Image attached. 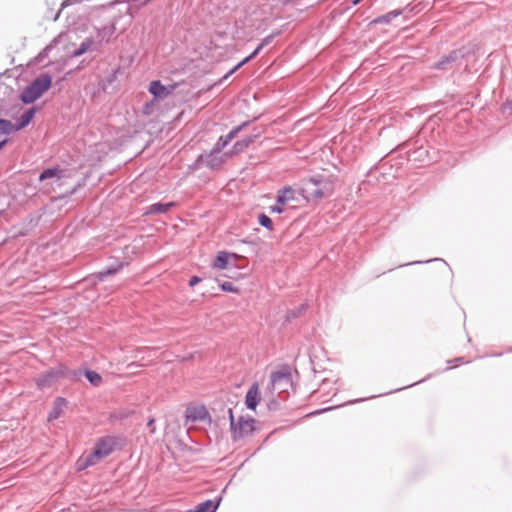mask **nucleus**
I'll list each match as a JSON object with an SVG mask.
<instances>
[{
    "label": "nucleus",
    "mask_w": 512,
    "mask_h": 512,
    "mask_svg": "<svg viewBox=\"0 0 512 512\" xmlns=\"http://www.w3.org/2000/svg\"><path fill=\"white\" fill-rule=\"evenodd\" d=\"M334 183L335 178L333 176L315 174L303 179L302 185L297 192L307 201H318L332 196Z\"/></svg>",
    "instance_id": "1"
},
{
    "label": "nucleus",
    "mask_w": 512,
    "mask_h": 512,
    "mask_svg": "<svg viewBox=\"0 0 512 512\" xmlns=\"http://www.w3.org/2000/svg\"><path fill=\"white\" fill-rule=\"evenodd\" d=\"M51 85L52 76L49 73H42L23 89L19 98L24 104H31L41 98Z\"/></svg>",
    "instance_id": "2"
},
{
    "label": "nucleus",
    "mask_w": 512,
    "mask_h": 512,
    "mask_svg": "<svg viewBox=\"0 0 512 512\" xmlns=\"http://www.w3.org/2000/svg\"><path fill=\"white\" fill-rule=\"evenodd\" d=\"M227 413L230 420V430L232 434L233 440L237 441L242 438H245L251 435L254 431V423L255 419L253 418H244L240 416L237 421H235L232 408H227Z\"/></svg>",
    "instance_id": "3"
},
{
    "label": "nucleus",
    "mask_w": 512,
    "mask_h": 512,
    "mask_svg": "<svg viewBox=\"0 0 512 512\" xmlns=\"http://www.w3.org/2000/svg\"><path fill=\"white\" fill-rule=\"evenodd\" d=\"M219 153L220 152H214L213 148L210 153L200 154L191 168L198 170L205 166L211 170L219 169L223 164V157L219 156Z\"/></svg>",
    "instance_id": "4"
},
{
    "label": "nucleus",
    "mask_w": 512,
    "mask_h": 512,
    "mask_svg": "<svg viewBox=\"0 0 512 512\" xmlns=\"http://www.w3.org/2000/svg\"><path fill=\"white\" fill-rule=\"evenodd\" d=\"M271 384L274 389L279 392L287 391L289 386H292L291 370L289 366H283L281 369L271 374Z\"/></svg>",
    "instance_id": "5"
},
{
    "label": "nucleus",
    "mask_w": 512,
    "mask_h": 512,
    "mask_svg": "<svg viewBox=\"0 0 512 512\" xmlns=\"http://www.w3.org/2000/svg\"><path fill=\"white\" fill-rule=\"evenodd\" d=\"M61 373L62 372L59 365L39 374L36 378V384L38 388L44 389L52 387L56 382H58L59 379H61Z\"/></svg>",
    "instance_id": "6"
},
{
    "label": "nucleus",
    "mask_w": 512,
    "mask_h": 512,
    "mask_svg": "<svg viewBox=\"0 0 512 512\" xmlns=\"http://www.w3.org/2000/svg\"><path fill=\"white\" fill-rule=\"evenodd\" d=\"M249 125V122H243L242 124L234 127L227 135L221 136L214 146V152H221L245 127Z\"/></svg>",
    "instance_id": "7"
},
{
    "label": "nucleus",
    "mask_w": 512,
    "mask_h": 512,
    "mask_svg": "<svg viewBox=\"0 0 512 512\" xmlns=\"http://www.w3.org/2000/svg\"><path fill=\"white\" fill-rule=\"evenodd\" d=\"M123 267V262L116 261L98 273L91 275L88 280L93 284H95L96 281H104L107 277L117 274Z\"/></svg>",
    "instance_id": "8"
},
{
    "label": "nucleus",
    "mask_w": 512,
    "mask_h": 512,
    "mask_svg": "<svg viewBox=\"0 0 512 512\" xmlns=\"http://www.w3.org/2000/svg\"><path fill=\"white\" fill-rule=\"evenodd\" d=\"M36 111V107H31L25 110L23 114L16 120L15 123L12 122V133L18 132L27 127L34 119Z\"/></svg>",
    "instance_id": "9"
},
{
    "label": "nucleus",
    "mask_w": 512,
    "mask_h": 512,
    "mask_svg": "<svg viewBox=\"0 0 512 512\" xmlns=\"http://www.w3.org/2000/svg\"><path fill=\"white\" fill-rule=\"evenodd\" d=\"M174 89V86H165L160 80H153L149 84L148 91L156 99H165Z\"/></svg>",
    "instance_id": "10"
},
{
    "label": "nucleus",
    "mask_w": 512,
    "mask_h": 512,
    "mask_svg": "<svg viewBox=\"0 0 512 512\" xmlns=\"http://www.w3.org/2000/svg\"><path fill=\"white\" fill-rule=\"evenodd\" d=\"M95 456L105 458L114 450V441L111 438H101L97 441L95 447Z\"/></svg>",
    "instance_id": "11"
},
{
    "label": "nucleus",
    "mask_w": 512,
    "mask_h": 512,
    "mask_svg": "<svg viewBox=\"0 0 512 512\" xmlns=\"http://www.w3.org/2000/svg\"><path fill=\"white\" fill-rule=\"evenodd\" d=\"M232 259L238 260L240 259V256L235 253L220 251L215 257L213 266L218 269H227L230 267V260Z\"/></svg>",
    "instance_id": "12"
},
{
    "label": "nucleus",
    "mask_w": 512,
    "mask_h": 512,
    "mask_svg": "<svg viewBox=\"0 0 512 512\" xmlns=\"http://www.w3.org/2000/svg\"><path fill=\"white\" fill-rule=\"evenodd\" d=\"M260 402V393L258 383H253L248 389L245 396V405L250 410H255Z\"/></svg>",
    "instance_id": "13"
},
{
    "label": "nucleus",
    "mask_w": 512,
    "mask_h": 512,
    "mask_svg": "<svg viewBox=\"0 0 512 512\" xmlns=\"http://www.w3.org/2000/svg\"><path fill=\"white\" fill-rule=\"evenodd\" d=\"M463 57L460 51L454 50L448 55L442 56L441 59L434 65L438 70L449 69L450 64L460 60Z\"/></svg>",
    "instance_id": "14"
},
{
    "label": "nucleus",
    "mask_w": 512,
    "mask_h": 512,
    "mask_svg": "<svg viewBox=\"0 0 512 512\" xmlns=\"http://www.w3.org/2000/svg\"><path fill=\"white\" fill-rule=\"evenodd\" d=\"M209 417V412L204 406L187 408L186 419L187 421L197 422L203 421Z\"/></svg>",
    "instance_id": "15"
},
{
    "label": "nucleus",
    "mask_w": 512,
    "mask_h": 512,
    "mask_svg": "<svg viewBox=\"0 0 512 512\" xmlns=\"http://www.w3.org/2000/svg\"><path fill=\"white\" fill-rule=\"evenodd\" d=\"M222 501V496L216 497L214 500H206L195 507L194 511L189 512H216Z\"/></svg>",
    "instance_id": "16"
},
{
    "label": "nucleus",
    "mask_w": 512,
    "mask_h": 512,
    "mask_svg": "<svg viewBox=\"0 0 512 512\" xmlns=\"http://www.w3.org/2000/svg\"><path fill=\"white\" fill-rule=\"evenodd\" d=\"M260 136V132L248 135L244 137L243 139L237 141L232 149V153L237 154L243 152L246 148H248L256 138Z\"/></svg>",
    "instance_id": "17"
},
{
    "label": "nucleus",
    "mask_w": 512,
    "mask_h": 512,
    "mask_svg": "<svg viewBox=\"0 0 512 512\" xmlns=\"http://www.w3.org/2000/svg\"><path fill=\"white\" fill-rule=\"evenodd\" d=\"M68 404L67 400L63 397H57L54 401L53 408L50 411L48 415V421H54L58 419L62 412L64 407H66Z\"/></svg>",
    "instance_id": "18"
},
{
    "label": "nucleus",
    "mask_w": 512,
    "mask_h": 512,
    "mask_svg": "<svg viewBox=\"0 0 512 512\" xmlns=\"http://www.w3.org/2000/svg\"><path fill=\"white\" fill-rule=\"evenodd\" d=\"M61 379H68L70 381H79L83 376L84 369H69L65 365L60 364Z\"/></svg>",
    "instance_id": "19"
},
{
    "label": "nucleus",
    "mask_w": 512,
    "mask_h": 512,
    "mask_svg": "<svg viewBox=\"0 0 512 512\" xmlns=\"http://www.w3.org/2000/svg\"><path fill=\"white\" fill-rule=\"evenodd\" d=\"M295 193H296V190H294L292 187L285 186L283 189L278 191V194L276 197V202L279 204H285L286 202H288L290 200H294Z\"/></svg>",
    "instance_id": "20"
},
{
    "label": "nucleus",
    "mask_w": 512,
    "mask_h": 512,
    "mask_svg": "<svg viewBox=\"0 0 512 512\" xmlns=\"http://www.w3.org/2000/svg\"><path fill=\"white\" fill-rule=\"evenodd\" d=\"M63 170L59 167H49L44 169L39 175V181L43 182L48 179H60L62 176Z\"/></svg>",
    "instance_id": "21"
},
{
    "label": "nucleus",
    "mask_w": 512,
    "mask_h": 512,
    "mask_svg": "<svg viewBox=\"0 0 512 512\" xmlns=\"http://www.w3.org/2000/svg\"><path fill=\"white\" fill-rule=\"evenodd\" d=\"M307 308L308 305L303 303L293 309L288 310L285 316V321L291 322L293 319L299 318L306 312Z\"/></svg>",
    "instance_id": "22"
},
{
    "label": "nucleus",
    "mask_w": 512,
    "mask_h": 512,
    "mask_svg": "<svg viewBox=\"0 0 512 512\" xmlns=\"http://www.w3.org/2000/svg\"><path fill=\"white\" fill-rule=\"evenodd\" d=\"M175 204L173 202H157L149 207L150 214H161L168 212Z\"/></svg>",
    "instance_id": "23"
},
{
    "label": "nucleus",
    "mask_w": 512,
    "mask_h": 512,
    "mask_svg": "<svg viewBox=\"0 0 512 512\" xmlns=\"http://www.w3.org/2000/svg\"><path fill=\"white\" fill-rule=\"evenodd\" d=\"M83 376H85L89 383L95 387L102 383V376L94 370L84 369Z\"/></svg>",
    "instance_id": "24"
},
{
    "label": "nucleus",
    "mask_w": 512,
    "mask_h": 512,
    "mask_svg": "<svg viewBox=\"0 0 512 512\" xmlns=\"http://www.w3.org/2000/svg\"><path fill=\"white\" fill-rule=\"evenodd\" d=\"M93 42H94L93 38H91V37L86 38L80 44V46L71 53V57H73V58L80 57L81 55L86 53L89 50V48L92 46Z\"/></svg>",
    "instance_id": "25"
},
{
    "label": "nucleus",
    "mask_w": 512,
    "mask_h": 512,
    "mask_svg": "<svg viewBox=\"0 0 512 512\" xmlns=\"http://www.w3.org/2000/svg\"><path fill=\"white\" fill-rule=\"evenodd\" d=\"M400 10L391 11L385 15L379 16L374 20V23H389L392 19L400 15Z\"/></svg>",
    "instance_id": "26"
},
{
    "label": "nucleus",
    "mask_w": 512,
    "mask_h": 512,
    "mask_svg": "<svg viewBox=\"0 0 512 512\" xmlns=\"http://www.w3.org/2000/svg\"><path fill=\"white\" fill-rule=\"evenodd\" d=\"M258 223L265 227L266 229L272 231L273 230V221L272 219L265 213H260L258 215Z\"/></svg>",
    "instance_id": "27"
},
{
    "label": "nucleus",
    "mask_w": 512,
    "mask_h": 512,
    "mask_svg": "<svg viewBox=\"0 0 512 512\" xmlns=\"http://www.w3.org/2000/svg\"><path fill=\"white\" fill-rule=\"evenodd\" d=\"M12 121L0 118V136L12 134Z\"/></svg>",
    "instance_id": "28"
},
{
    "label": "nucleus",
    "mask_w": 512,
    "mask_h": 512,
    "mask_svg": "<svg viewBox=\"0 0 512 512\" xmlns=\"http://www.w3.org/2000/svg\"><path fill=\"white\" fill-rule=\"evenodd\" d=\"M250 58L247 56L243 60H241L237 65H235L231 70H229L221 79V82L228 79L232 74H234L240 67L250 62Z\"/></svg>",
    "instance_id": "29"
},
{
    "label": "nucleus",
    "mask_w": 512,
    "mask_h": 512,
    "mask_svg": "<svg viewBox=\"0 0 512 512\" xmlns=\"http://www.w3.org/2000/svg\"><path fill=\"white\" fill-rule=\"evenodd\" d=\"M219 287L224 292H231V293H238L239 290L236 288L232 282L229 281H223L222 283H219Z\"/></svg>",
    "instance_id": "30"
},
{
    "label": "nucleus",
    "mask_w": 512,
    "mask_h": 512,
    "mask_svg": "<svg viewBox=\"0 0 512 512\" xmlns=\"http://www.w3.org/2000/svg\"><path fill=\"white\" fill-rule=\"evenodd\" d=\"M84 459L86 460V465L93 466L102 458L95 456V450H93V452L88 454Z\"/></svg>",
    "instance_id": "31"
},
{
    "label": "nucleus",
    "mask_w": 512,
    "mask_h": 512,
    "mask_svg": "<svg viewBox=\"0 0 512 512\" xmlns=\"http://www.w3.org/2000/svg\"><path fill=\"white\" fill-rule=\"evenodd\" d=\"M282 205L283 204H279V203H277L275 205H272V206H270V211L272 213H279L280 214V213H282L284 211Z\"/></svg>",
    "instance_id": "32"
},
{
    "label": "nucleus",
    "mask_w": 512,
    "mask_h": 512,
    "mask_svg": "<svg viewBox=\"0 0 512 512\" xmlns=\"http://www.w3.org/2000/svg\"><path fill=\"white\" fill-rule=\"evenodd\" d=\"M432 261H443L445 263V261L441 258H434L432 259ZM428 262H431V260H427V261H412L410 263H407V264H403V266L405 265H415V264H421V263H428ZM399 267H402V265H399Z\"/></svg>",
    "instance_id": "33"
},
{
    "label": "nucleus",
    "mask_w": 512,
    "mask_h": 512,
    "mask_svg": "<svg viewBox=\"0 0 512 512\" xmlns=\"http://www.w3.org/2000/svg\"><path fill=\"white\" fill-rule=\"evenodd\" d=\"M202 281V278L199 276H192L189 280V286L194 287Z\"/></svg>",
    "instance_id": "34"
},
{
    "label": "nucleus",
    "mask_w": 512,
    "mask_h": 512,
    "mask_svg": "<svg viewBox=\"0 0 512 512\" xmlns=\"http://www.w3.org/2000/svg\"><path fill=\"white\" fill-rule=\"evenodd\" d=\"M263 48H264V47H263L261 44H259V45L255 48V50H254L251 54H249V55H248V57L250 58V60H253V59H254V58H255V57L260 53V51H261Z\"/></svg>",
    "instance_id": "35"
},
{
    "label": "nucleus",
    "mask_w": 512,
    "mask_h": 512,
    "mask_svg": "<svg viewBox=\"0 0 512 512\" xmlns=\"http://www.w3.org/2000/svg\"><path fill=\"white\" fill-rule=\"evenodd\" d=\"M263 48H264V47H263L261 44H259V45L255 48V50H254L251 54H249V55H248V57L250 58V60H253V59H254V58H255V57L260 53V51H261Z\"/></svg>",
    "instance_id": "36"
},
{
    "label": "nucleus",
    "mask_w": 512,
    "mask_h": 512,
    "mask_svg": "<svg viewBox=\"0 0 512 512\" xmlns=\"http://www.w3.org/2000/svg\"><path fill=\"white\" fill-rule=\"evenodd\" d=\"M263 48H264V47H263L261 44H259V45L255 48V50H254L251 54H249V55H248V57L250 58V60H253V59H254V58H255V57L260 53V51H261Z\"/></svg>",
    "instance_id": "37"
},
{
    "label": "nucleus",
    "mask_w": 512,
    "mask_h": 512,
    "mask_svg": "<svg viewBox=\"0 0 512 512\" xmlns=\"http://www.w3.org/2000/svg\"><path fill=\"white\" fill-rule=\"evenodd\" d=\"M263 48H264V47H263L261 44H259V45L255 48V50H254L251 54H249V55H248V57L250 58V60H253V59H254V58H255V57L260 53V51H261Z\"/></svg>",
    "instance_id": "38"
},
{
    "label": "nucleus",
    "mask_w": 512,
    "mask_h": 512,
    "mask_svg": "<svg viewBox=\"0 0 512 512\" xmlns=\"http://www.w3.org/2000/svg\"><path fill=\"white\" fill-rule=\"evenodd\" d=\"M274 39V35L271 34V35H268L266 36L262 41H261V45L263 47H265L266 45L270 44L272 42V40Z\"/></svg>",
    "instance_id": "39"
},
{
    "label": "nucleus",
    "mask_w": 512,
    "mask_h": 512,
    "mask_svg": "<svg viewBox=\"0 0 512 512\" xmlns=\"http://www.w3.org/2000/svg\"><path fill=\"white\" fill-rule=\"evenodd\" d=\"M78 470L86 469L87 467H90L89 465H86V460L84 458H81L77 462Z\"/></svg>",
    "instance_id": "40"
},
{
    "label": "nucleus",
    "mask_w": 512,
    "mask_h": 512,
    "mask_svg": "<svg viewBox=\"0 0 512 512\" xmlns=\"http://www.w3.org/2000/svg\"><path fill=\"white\" fill-rule=\"evenodd\" d=\"M429 377H430V375H428L426 378H424V379H422V380H419V381H417V382H415V383H413V384L407 385V386L402 387V388L394 389L392 392H397V391H400V390H402V389H405V388H408V387H412V386H414V385H416V384H419V383H421V382L425 381V380H426V379H428Z\"/></svg>",
    "instance_id": "41"
},
{
    "label": "nucleus",
    "mask_w": 512,
    "mask_h": 512,
    "mask_svg": "<svg viewBox=\"0 0 512 512\" xmlns=\"http://www.w3.org/2000/svg\"><path fill=\"white\" fill-rule=\"evenodd\" d=\"M336 408V406H332V407H328V408H324V409H320V410H317L315 412H312L310 413L309 415H318V414H321V413H324L326 411H330L332 409Z\"/></svg>",
    "instance_id": "42"
},
{
    "label": "nucleus",
    "mask_w": 512,
    "mask_h": 512,
    "mask_svg": "<svg viewBox=\"0 0 512 512\" xmlns=\"http://www.w3.org/2000/svg\"><path fill=\"white\" fill-rule=\"evenodd\" d=\"M154 422H155L154 418H150L147 422V427L150 429L151 433L155 432Z\"/></svg>",
    "instance_id": "43"
},
{
    "label": "nucleus",
    "mask_w": 512,
    "mask_h": 512,
    "mask_svg": "<svg viewBox=\"0 0 512 512\" xmlns=\"http://www.w3.org/2000/svg\"><path fill=\"white\" fill-rule=\"evenodd\" d=\"M9 139H3L0 141V151L8 144Z\"/></svg>",
    "instance_id": "44"
},
{
    "label": "nucleus",
    "mask_w": 512,
    "mask_h": 512,
    "mask_svg": "<svg viewBox=\"0 0 512 512\" xmlns=\"http://www.w3.org/2000/svg\"><path fill=\"white\" fill-rule=\"evenodd\" d=\"M217 405L219 406V411L224 413L225 412V408H226L224 403L223 402H219V403H217Z\"/></svg>",
    "instance_id": "45"
},
{
    "label": "nucleus",
    "mask_w": 512,
    "mask_h": 512,
    "mask_svg": "<svg viewBox=\"0 0 512 512\" xmlns=\"http://www.w3.org/2000/svg\"><path fill=\"white\" fill-rule=\"evenodd\" d=\"M367 398H362V399H357V400H352V401H349L347 404H354V403H358L360 401H364L366 400Z\"/></svg>",
    "instance_id": "46"
},
{
    "label": "nucleus",
    "mask_w": 512,
    "mask_h": 512,
    "mask_svg": "<svg viewBox=\"0 0 512 512\" xmlns=\"http://www.w3.org/2000/svg\"><path fill=\"white\" fill-rule=\"evenodd\" d=\"M230 266L236 267L237 266L236 260H234V259L230 260Z\"/></svg>",
    "instance_id": "47"
},
{
    "label": "nucleus",
    "mask_w": 512,
    "mask_h": 512,
    "mask_svg": "<svg viewBox=\"0 0 512 512\" xmlns=\"http://www.w3.org/2000/svg\"><path fill=\"white\" fill-rule=\"evenodd\" d=\"M50 15H52V12H49V14H46V15H45V18H47V19H50V18H51V19H52V18L54 17V15H53V16H50Z\"/></svg>",
    "instance_id": "48"
},
{
    "label": "nucleus",
    "mask_w": 512,
    "mask_h": 512,
    "mask_svg": "<svg viewBox=\"0 0 512 512\" xmlns=\"http://www.w3.org/2000/svg\"><path fill=\"white\" fill-rule=\"evenodd\" d=\"M455 361L457 362H462L463 361V358L462 357H459V358H456Z\"/></svg>",
    "instance_id": "49"
},
{
    "label": "nucleus",
    "mask_w": 512,
    "mask_h": 512,
    "mask_svg": "<svg viewBox=\"0 0 512 512\" xmlns=\"http://www.w3.org/2000/svg\"><path fill=\"white\" fill-rule=\"evenodd\" d=\"M75 191H76V189L74 188L73 190H71V191H70V193H69V194H70V195H72V194H74V193H75Z\"/></svg>",
    "instance_id": "50"
},
{
    "label": "nucleus",
    "mask_w": 512,
    "mask_h": 512,
    "mask_svg": "<svg viewBox=\"0 0 512 512\" xmlns=\"http://www.w3.org/2000/svg\"><path fill=\"white\" fill-rule=\"evenodd\" d=\"M510 352H512V347L509 349Z\"/></svg>",
    "instance_id": "51"
}]
</instances>
